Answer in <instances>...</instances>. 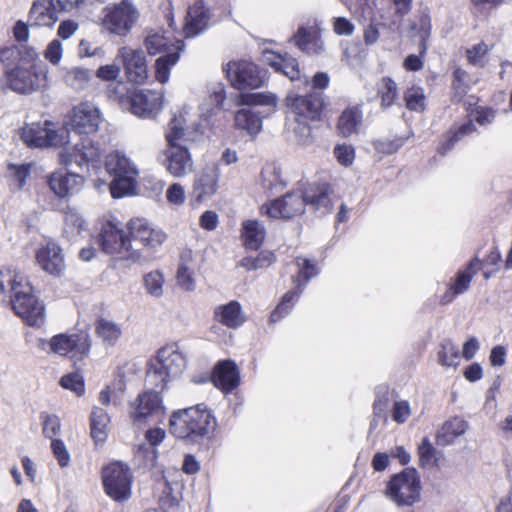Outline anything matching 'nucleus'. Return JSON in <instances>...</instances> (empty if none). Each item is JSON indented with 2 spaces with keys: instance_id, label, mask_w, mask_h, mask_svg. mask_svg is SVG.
<instances>
[{
  "instance_id": "33",
  "label": "nucleus",
  "mask_w": 512,
  "mask_h": 512,
  "mask_svg": "<svg viewBox=\"0 0 512 512\" xmlns=\"http://www.w3.org/2000/svg\"><path fill=\"white\" fill-rule=\"evenodd\" d=\"M468 424L466 421L459 417L451 418L446 421L436 434V441L438 445L447 446L454 443L455 439L462 436Z\"/></svg>"
},
{
  "instance_id": "16",
  "label": "nucleus",
  "mask_w": 512,
  "mask_h": 512,
  "mask_svg": "<svg viewBox=\"0 0 512 512\" xmlns=\"http://www.w3.org/2000/svg\"><path fill=\"white\" fill-rule=\"evenodd\" d=\"M306 200L304 192L287 193L281 199L264 204L262 214L272 219H290L304 212Z\"/></svg>"
},
{
  "instance_id": "18",
  "label": "nucleus",
  "mask_w": 512,
  "mask_h": 512,
  "mask_svg": "<svg viewBox=\"0 0 512 512\" xmlns=\"http://www.w3.org/2000/svg\"><path fill=\"white\" fill-rule=\"evenodd\" d=\"M290 41L309 56H321L326 52L321 29L317 25L300 26Z\"/></svg>"
},
{
  "instance_id": "28",
  "label": "nucleus",
  "mask_w": 512,
  "mask_h": 512,
  "mask_svg": "<svg viewBox=\"0 0 512 512\" xmlns=\"http://www.w3.org/2000/svg\"><path fill=\"white\" fill-rule=\"evenodd\" d=\"M263 62L271 66L276 72L287 76L291 81L300 79V68L296 58L291 55L279 54L271 50H264L262 54Z\"/></svg>"
},
{
  "instance_id": "49",
  "label": "nucleus",
  "mask_w": 512,
  "mask_h": 512,
  "mask_svg": "<svg viewBox=\"0 0 512 512\" xmlns=\"http://www.w3.org/2000/svg\"><path fill=\"white\" fill-rule=\"evenodd\" d=\"M489 52V46L484 42H480L472 46L470 49H467L466 55L470 64L478 67H484L486 64L485 58Z\"/></svg>"
},
{
  "instance_id": "27",
  "label": "nucleus",
  "mask_w": 512,
  "mask_h": 512,
  "mask_svg": "<svg viewBox=\"0 0 512 512\" xmlns=\"http://www.w3.org/2000/svg\"><path fill=\"white\" fill-rule=\"evenodd\" d=\"M220 172L217 165L204 168L194 179L192 197L202 202L217 191Z\"/></svg>"
},
{
  "instance_id": "62",
  "label": "nucleus",
  "mask_w": 512,
  "mask_h": 512,
  "mask_svg": "<svg viewBox=\"0 0 512 512\" xmlns=\"http://www.w3.org/2000/svg\"><path fill=\"white\" fill-rule=\"evenodd\" d=\"M62 53L63 49L61 42L57 39H54L50 42L45 51V58L55 65L59 63L62 57Z\"/></svg>"
},
{
  "instance_id": "6",
  "label": "nucleus",
  "mask_w": 512,
  "mask_h": 512,
  "mask_svg": "<svg viewBox=\"0 0 512 512\" xmlns=\"http://www.w3.org/2000/svg\"><path fill=\"white\" fill-rule=\"evenodd\" d=\"M106 169L113 176L110 191L114 198H120L133 191L138 170L124 154L118 151L110 153L106 160Z\"/></svg>"
},
{
  "instance_id": "50",
  "label": "nucleus",
  "mask_w": 512,
  "mask_h": 512,
  "mask_svg": "<svg viewBox=\"0 0 512 512\" xmlns=\"http://www.w3.org/2000/svg\"><path fill=\"white\" fill-rule=\"evenodd\" d=\"M215 318L220 320H237L242 314V308L238 301H230L225 305H220L215 308Z\"/></svg>"
},
{
  "instance_id": "38",
  "label": "nucleus",
  "mask_w": 512,
  "mask_h": 512,
  "mask_svg": "<svg viewBox=\"0 0 512 512\" xmlns=\"http://www.w3.org/2000/svg\"><path fill=\"white\" fill-rule=\"evenodd\" d=\"M142 282L146 293L151 297L160 298L164 295L165 277L160 270L144 274Z\"/></svg>"
},
{
  "instance_id": "1",
  "label": "nucleus",
  "mask_w": 512,
  "mask_h": 512,
  "mask_svg": "<svg viewBox=\"0 0 512 512\" xmlns=\"http://www.w3.org/2000/svg\"><path fill=\"white\" fill-rule=\"evenodd\" d=\"M199 137L195 129L186 126L182 115L175 116L169 123L165 138L167 141L166 168L174 177H183L193 169V161L188 151V143Z\"/></svg>"
},
{
  "instance_id": "36",
  "label": "nucleus",
  "mask_w": 512,
  "mask_h": 512,
  "mask_svg": "<svg viewBox=\"0 0 512 512\" xmlns=\"http://www.w3.org/2000/svg\"><path fill=\"white\" fill-rule=\"evenodd\" d=\"M362 115L357 108H349L342 112L338 119L337 128L343 137H349L357 133L361 123Z\"/></svg>"
},
{
  "instance_id": "58",
  "label": "nucleus",
  "mask_w": 512,
  "mask_h": 512,
  "mask_svg": "<svg viewBox=\"0 0 512 512\" xmlns=\"http://www.w3.org/2000/svg\"><path fill=\"white\" fill-rule=\"evenodd\" d=\"M334 155L341 165L349 166L354 161V148L347 144L337 145L334 148Z\"/></svg>"
},
{
  "instance_id": "60",
  "label": "nucleus",
  "mask_w": 512,
  "mask_h": 512,
  "mask_svg": "<svg viewBox=\"0 0 512 512\" xmlns=\"http://www.w3.org/2000/svg\"><path fill=\"white\" fill-rule=\"evenodd\" d=\"M294 133L298 143L302 146H308L313 142L311 127L305 123L299 121L298 125L294 128Z\"/></svg>"
},
{
  "instance_id": "15",
  "label": "nucleus",
  "mask_w": 512,
  "mask_h": 512,
  "mask_svg": "<svg viewBox=\"0 0 512 512\" xmlns=\"http://www.w3.org/2000/svg\"><path fill=\"white\" fill-rule=\"evenodd\" d=\"M226 73L231 84L239 90L256 89L263 83L258 66L247 60L229 62Z\"/></svg>"
},
{
  "instance_id": "35",
  "label": "nucleus",
  "mask_w": 512,
  "mask_h": 512,
  "mask_svg": "<svg viewBox=\"0 0 512 512\" xmlns=\"http://www.w3.org/2000/svg\"><path fill=\"white\" fill-rule=\"evenodd\" d=\"M172 45H169L168 39L160 32L150 30L145 38V47L149 54L156 55L162 52H173L171 49ZM183 42L177 41L175 52L182 50Z\"/></svg>"
},
{
  "instance_id": "42",
  "label": "nucleus",
  "mask_w": 512,
  "mask_h": 512,
  "mask_svg": "<svg viewBox=\"0 0 512 512\" xmlns=\"http://www.w3.org/2000/svg\"><path fill=\"white\" fill-rule=\"evenodd\" d=\"M275 261V256L270 251H262L257 257H245L241 260L240 266L251 271L257 269H264L272 265Z\"/></svg>"
},
{
  "instance_id": "26",
  "label": "nucleus",
  "mask_w": 512,
  "mask_h": 512,
  "mask_svg": "<svg viewBox=\"0 0 512 512\" xmlns=\"http://www.w3.org/2000/svg\"><path fill=\"white\" fill-rule=\"evenodd\" d=\"M211 381L223 392H231L239 385L240 374L237 365L231 360H222L213 369Z\"/></svg>"
},
{
  "instance_id": "34",
  "label": "nucleus",
  "mask_w": 512,
  "mask_h": 512,
  "mask_svg": "<svg viewBox=\"0 0 512 512\" xmlns=\"http://www.w3.org/2000/svg\"><path fill=\"white\" fill-rule=\"evenodd\" d=\"M110 416L108 412L100 407H94L90 416L91 437L96 444L103 443L108 436Z\"/></svg>"
},
{
  "instance_id": "29",
  "label": "nucleus",
  "mask_w": 512,
  "mask_h": 512,
  "mask_svg": "<svg viewBox=\"0 0 512 512\" xmlns=\"http://www.w3.org/2000/svg\"><path fill=\"white\" fill-rule=\"evenodd\" d=\"M50 190L59 198H66L78 192L83 185V178L77 173H52L47 180Z\"/></svg>"
},
{
  "instance_id": "9",
  "label": "nucleus",
  "mask_w": 512,
  "mask_h": 512,
  "mask_svg": "<svg viewBox=\"0 0 512 512\" xmlns=\"http://www.w3.org/2000/svg\"><path fill=\"white\" fill-rule=\"evenodd\" d=\"M106 493L115 501H126L131 496L132 474L129 467L121 462L106 466L102 471Z\"/></svg>"
},
{
  "instance_id": "30",
  "label": "nucleus",
  "mask_w": 512,
  "mask_h": 512,
  "mask_svg": "<svg viewBox=\"0 0 512 512\" xmlns=\"http://www.w3.org/2000/svg\"><path fill=\"white\" fill-rule=\"evenodd\" d=\"M306 205L319 211L322 215L329 213L333 208L330 198V188L327 184H311L304 191Z\"/></svg>"
},
{
  "instance_id": "47",
  "label": "nucleus",
  "mask_w": 512,
  "mask_h": 512,
  "mask_svg": "<svg viewBox=\"0 0 512 512\" xmlns=\"http://www.w3.org/2000/svg\"><path fill=\"white\" fill-rule=\"evenodd\" d=\"M30 164H8V177L11 178L15 188L20 190L25 184V180L30 173Z\"/></svg>"
},
{
  "instance_id": "12",
  "label": "nucleus",
  "mask_w": 512,
  "mask_h": 512,
  "mask_svg": "<svg viewBox=\"0 0 512 512\" xmlns=\"http://www.w3.org/2000/svg\"><path fill=\"white\" fill-rule=\"evenodd\" d=\"M8 86L19 94H29L40 89L46 79L42 70H38L34 64L18 65L6 72Z\"/></svg>"
},
{
  "instance_id": "51",
  "label": "nucleus",
  "mask_w": 512,
  "mask_h": 512,
  "mask_svg": "<svg viewBox=\"0 0 512 512\" xmlns=\"http://www.w3.org/2000/svg\"><path fill=\"white\" fill-rule=\"evenodd\" d=\"M301 291L292 290L285 293L282 297L281 302L277 305L272 313L273 317L284 318L291 311L294 303L297 301Z\"/></svg>"
},
{
  "instance_id": "20",
  "label": "nucleus",
  "mask_w": 512,
  "mask_h": 512,
  "mask_svg": "<svg viewBox=\"0 0 512 512\" xmlns=\"http://www.w3.org/2000/svg\"><path fill=\"white\" fill-rule=\"evenodd\" d=\"M287 101L295 115L307 120L319 119L324 107L323 94L315 91L304 96H290Z\"/></svg>"
},
{
  "instance_id": "59",
  "label": "nucleus",
  "mask_w": 512,
  "mask_h": 512,
  "mask_svg": "<svg viewBox=\"0 0 512 512\" xmlns=\"http://www.w3.org/2000/svg\"><path fill=\"white\" fill-rule=\"evenodd\" d=\"M166 199L171 205H182L185 201L184 188L179 183H173L166 191Z\"/></svg>"
},
{
  "instance_id": "5",
  "label": "nucleus",
  "mask_w": 512,
  "mask_h": 512,
  "mask_svg": "<svg viewBox=\"0 0 512 512\" xmlns=\"http://www.w3.org/2000/svg\"><path fill=\"white\" fill-rule=\"evenodd\" d=\"M159 367L150 369L146 374V383L163 389L169 379L180 376L186 368V358L176 345L161 348L157 356Z\"/></svg>"
},
{
  "instance_id": "4",
  "label": "nucleus",
  "mask_w": 512,
  "mask_h": 512,
  "mask_svg": "<svg viewBox=\"0 0 512 512\" xmlns=\"http://www.w3.org/2000/svg\"><path fill=\"white\" fill-rule=\"evenodd\" d=\"M102 251L126 263L127 266L141 263L139 248L131 242L119 223L108 221L102 225L97 238Z\"/></svg>"
},
{
  "instance_id": "32",
  "label": "nucleus",
  "mask_w": 512,
  "mask_h": 512,
  "mask_svg": "<svg viewBox=\"0 0 512 512\" xmlns=\"http://www.w3.org/2000/svg\"><path fill=\"white\" fill-rule=\"evenodd\" d=\"M101 152L97 145L92 143L91 141L84 140L81 145H75V152L73 155H66L65 153L60 154V161L64 165H70L73 162L82 166V162L94 163L100 159Z\"/></svg>"
},
{
  "instance_id": "44",
  "label": "nucleus",
  "mask_w": 512,
  "mask_h": 512,
  "mask_svg": "<svg viewBox=\"0 0 512 512\" xmlns=\"http://www.w3.org/2000/svg\"><path fill=\"white\" fill-rule=\"evenodd\" d=\"M413 29L417 30V35L421 38L419 49L420 55H424L428 48V39L431 35V18L428 14H421L418 22L413 25Z\"/></svg>"
},
{
  "instance_id": "41",
  "label": "nucleus",
  "mask_w": 512,
  "mask_h": 512,
  "mask_svg": "<svg viewBox=\"0 0 512 512\" xmlns=\"http://www.w3.org/2000/svg\"><path fill=\"white\" fill-rule=\"evenodd\" d=\"M178 59V52H168L156 60L155 77L160 83L164 84L168 81L170 68L177 63Z\"/></svg>"
},
{
  "instance_id": "37",
  "label": "nucleus",
  "mask_w": 512,
  "mask_h": 512,
  "mask_svg": "<svg viewBox=\"0 0 512 512\" xmlns=\"http://www.w3.org/2000/svg\"><path fill=\"white\" fill-rule=\"evenodd\" d=\"M243 237L245 246L249 249H258L265 237V229L256 220H248L243 223Z\"/></svg>"
},
{
  "instance_id": "7",
  "label": "nucleus",
  "mask_w": 512,
  "mask_h": 512,
  "mask_svg": "<svg viewBox=\"0 0 512 512\" xmlns=\"http://www.w3.org/2000/svg\"><path fill=\"white\" fill-rule=\"evenodd\" d=\"M102 26L111 34L126 36L136 25L140 13L131 0L107 6L103 10Z\"/></svg>"
},
{
  "instance_id": "31",
  "label": "nucleus",
  "mask_w": 512,
  "mask_h": 512,
  "mask_svg": "<svg viewBox=\"0 0 512 512\" xmlns=\"http://www.w3.org/2000/svg\"><path fill=\"white\" fill-rule=\"evenodd\" d=\"M195 261L193 252L185 249L180 254L179 266L176 274L177 285L185 291L195 289Z\"/></svg>"
},
{
  "instance_id": "45",
  "label": "nucleus",
  "mask_w": 512,
  "mask_h": 512,
  "mask_svg": "<svg viewBox=\"0 0 512 512\" xmlns=\"http://www.w3.org/2000/svg\"><path fill=\"white\" fill-rule=\"evenodd\" d=\"M438 361L445 367H457L459 363V349L450 341L442 343L438 351Z\"/></svg>"
},
{
  "instance_id": "22",
  "label": "nucleus",
  "mask_w": 512,
  "mask_h": 512,
  "mask_svg": "<svg viewBox=\"0 0 512 512\" xmlns=\"http://www.w3.org/2000/svg\"><path fill=\"white\" fill-rule=\"evenodd\" d=\"M162 99V93L159 91H140L131 96L130 110L139 117H153L161 110Z\"/></svg>"
},
{
  "instance_id": "25",
  "label": "nucleus",
  "mask_w": 512,
  "mask_h": 512,
  "mask_svg": "<svg viewBox=\"0 0 512 512\" xmlns=\"http://www.w3.org/2000/svg\"><path fill=\"white\" fill-rule=\"evenodd\" d=\"M58 6L51 0H35L28 14L31 27L51 28L58 21L60 13Z\"/></svg>"
},
{
  "instance_id": "10",
  "label": "nucleus",
  "mask_w": 512,
  "mask_h": 512,
  "mask_svg": "<svg viewBox=\"0 0 512 512\" xmlns=\"http://www.w3.org/2000/svg\"><path fill=\"white\" fill-rule=\"evenodd\" d=\"M388 495L398 505H412L420 495V481L417 471L407 468L395 475L388 486Z\"/></svg>"
},
{
  "instance_id": "52",
  "label": "nucleus",
  "mask_w": 512,
  "mask_h": 512,
  "mask_svg": "<svg viewBox=\"0 0 512 512\" xmlns=\"http://www.w3.org/2000/svg\"><path fill=\"white\" fill-rule=\"evenodd\" d=\"M64 223L66 232L70 230L71 233L78 234L85 227V221L82 216L76 209L70 207L65 210Z\"/></svg>"
},
{
  "instance_id": "3",
  "label": "nucleus",
  "mask_w": 512,
  "mask_h": 512,
  "mask_svg": "<svg viewBox=\"0 0 512 512\" xmlns=\"http://www.w3.org/2000/svg\"><path fill=\"white\" fill-rule=\"evenodd\" d=\"M215 428V417L203 404L175 411L170 418L171 434L191 443L209 438Z\"/></svg>"
},
{
  "instance_id": "17",
  "label": "nucleus",
  "mask_w": 512,
  "mask_h": 512,
  "mask_svg": "<svg viewBox=\"0 0 512 512\" xmlns=\"http://www.w3.org/2000/svg\"><path fill=\"white\" fill-rule=\"evenodd\" d=\"M89 349L90 343L86 333L73 335L58 334L49 341V350L62 356L71 353V357L83 358L88 354Z\"/></svg>"
},
{
  "instance_id": "57",
  "label": "nucleus",
  "mask_w": 512,
  "mask_h": 512,
  "mask_svg": "<svg viewBox=\"0 0 512 512\" xmlns=\"http://www.w3.org/2000/svg\"><path fill=\"white\" fill-rule=\"evenodd\" d=\"M421 466H429L435 462V448L429 442L427 438L422 440L418 448Z\"/></svg>"
},
{
  "instance_id": "13",
  "label": "nucleus",
  "mask_w": 512,
  "mask_h": 512,
  "mask_svg": "<svg viewBox=\"0 0 512 512\" xmlns=\"http://www.w3.org/2000/svg\"><path fill=\"white\" fill-rule=\"evenodd\" d=\"M21 139L28 146L39 148L62 146L70 142L67 129L51 130L36 123L22 128Z\"/></svg>"
},
{
  "instance_id": "48",
  "label": "nucleus",
  "mask_w": 512,
  "mask_h": 512,
  "mask_svg": "<svg viewBox=\"0 0 512 512\" xmlns=\"http://www.w3.org/2000/svg\"><path fill=\"white\" fill-rule=\"evenodd\" d=\"M406 107L412 111H423L425 108V96L423 89L412 87L405 92Z\"/></svg>"
},
{
  "instance_id": "53",
  "label": "nucleus",
  "mask_w": 512,
  "mask_h": 512,
  "mask_svg": "<svg viewBox=\"0 0 512 512\" xmlns=\"http://www.w3.org/2000/svg\"><path fill=\"white\" fill-rule=\"evenodd\" d=\"M60 385L64 389L73 391L76 395L81 396L85 392L83 377L78 373H69L60 379Z\"/></svg>"
},
{
  "instance_id": "40",
  "label": "nucleus",
  "mask_w": 512,
  "mask_h": 512,
  "mask_svg": "<svg viewBox=\"0 0 512 512\" xmlns=\"http://www.w3.org/2000/svg\"><path fill=\"white\" fill-rule=\"evenodd\" d=\"M64 79L75 90H83L91 80V73L85 68L73 67L65 72Z\"/></svg>"
},
{
  "instance_id": "54",
  "label": "nucleus",
  "mask_w": 512,
  "mask_h": 512,
  "mask_svg": "<svg viewBox=\"0 0 512 512\" xmlns=\"http://www.w3.org/2000/svg\"><path fill=\"white\" fill-rule=\"evenodd\" d=\"M474 129L475 126L471 121L461 125L455 132H453L449 141L439 147V152L444 155L456 142H458L462 137L471 134Z\"/></svg>"
},
{
  "instance_id": "61",
  "label": "nucleus",
  "mask_w": 512,
  "mask_h": 512,
  "mask_svg": "<svg viewBox=\"0 0 512 512\" xmlns=\"http://www.w3.org/2000/svg\"><path fill=\"white\" fill-rule=\"evenodd\" d=\"M354 25L344 17H335L333 19V30L338 35L350 36L354 32Z\"/></svg>"
},
{
  "instance_id": "23",
  "label": "nucleus",
  "mask_w": 512,
  "mask_h": 512,
  "mask_svg": "<svg viewBox=\"0 0 512 512\" xmlns=\"http://www.w3.org/2000/svg\"><path fill=\"white\" fill-rule=\"evenodd\" d=\"M36 259L46 273L60 277L65 270V260L61 247L55 242H48L36 253Z\"/></svg>"
},
{
  "instance_id": "64",
  "label": "nucleus",
  "mask_w": 512,
  "mask_h": 512,
  "mask_svg": "<svg viewBox=\"0 0 512 512\" xmlns=\"http://www.w3.org/2000/svg\"><path fill=\"white\" fill-rule=\"evenodd\" d=\"M410 415V407L406 401H397L393 407V420L398 423H403Z\"/></svg>"
},
{
  "instance_id": "21",
  "label": "nucleus",
  "mask_w": 512,
  "mask_h": 512,
  "mask_svg": "<svg viewBox=\"0 0 512 512\" xmlns=\"http://www.w3.org/2000/svg\"><path fill=\"white\" fill-rule=\"evenodd\" d=\"M117 57L121 59L129 81L134 83H143L145 81L148 71L144 52L142 50H134L130 47H121L118 50Z\"/></svg>"
},
{
  "instance_id": "55",
  "label": "nucleus",
  "mask_w": 512,
  "mask_h": 512,
  "mask_svg": "<svg viewBox=\"0 0 512 512\" xmlns=\"http://www.w3.org/2000/svg\"><path fill=\"white\" fill-rule=\"evenodd\" d=\"M41 419L43 421L44 436L52 440L54 436L59 434L61 429L59 417L53 414L43 413L41 414Z\"/></svg>"
},
{
  "instance_id": "2",
  "label": "nucleus",
  "mask_w": 512,
  "mask_h": 512,
  "mask_svg": "<svg viewBox=\"0 0 512 512\" xmlns=\"http://www.w3.org/2000/svg\"><path fill=\"white\" fill-rule=\"evenodd\" d=\"M0 292L12 293V309L23 320H38L45 316L43 302L33 294V287L27 278L16 270H0Z\"/></svg>"
},
{
  "instance_id": "43",
  "label": "nucleus",
  "mask_w": 512,
  "mask_h": 512,
  "mask_svg": "<svg viewBox=\"0 0 512 512\" xmlns=\"http://www.w3.org/2000/svg\"><path fill=\"white\" fill-rule=\"evenodd\" d=\"M472 279V274H468L467 272H459L454 283L449 287L446 293L443 295L442 302L448 303L453 300V298L464 291H466L469 287L470 281Z\"/></svg>"
},
{
  "instance_id": "14",
  "label": "nucleus",
  "mask_w": 512,
  "mask_h": 512,
  "mask_svg": "<svg viewBox=\"0 0 512 512\" xmlns=\"http://www.w3.org/2000/svg\"><path fill=\"white\" fill-rule=\"evenodd\" d=\"M102 122L100 110L91 102H81L70 111V128L79 135H90L98 131Z\"/></svg>"
},
{
  "instance_id": "8",
  "label": "nucleus",
  "mask_w": 512,
  "mask_h": 512,
  "mask_svg": "<svg viewBox=\"0 0 512 512\" xmlns=\"http://www.w3.org/2000/svg\"><path fill=\"white\" fill-rule=\"evenodd\" d=\"M241 103L250 107L240 109L235 114V125L239 129L246 130L250 135H256L262 128V114L258 105L274 106L276 97L261 93L246 94L241 96Z\"/></svg>"
},
{
  "instance_id": "11",
  "label": "nucleus",
  "mask_w": 512,
  "mask_h": 512,
  "mask_svg": "<svg viewBox=\"0 0 512 512\" xmlns=\"http://www.w3.org/2000/svg\"><path fill=\"white\" fill-rule=\"evenodd\" d=\"M165 414V407L158 392L147 390L131 403L130 418L136 425L158 422Z\"/></svg>"
},
{
  "instance_id": "56",
  "label": "nucleus",
  "mask_w": 512,
  "mask_h": 512,
  "mask_svg": "<svg viewBox=\"0 0 512 512\" xmlns=\"http://www.w3.org/2000/svg\"><path fill=\"white\" fill-rule=\"evenodd\" d=\"M51 449L60 467L64 468L70 464V453L62 440L52 439Z\"/></svg>"
},
{
  "instance_id": "19",
  "label": "nucleus",
  "mask_w": 512,
  "mask_h": 512,
  "mask_svg": "<svg viewBox=\"0 0 512 512\" xmlns=\"http://www.w3.org/2000/svg\"><path fill=\"white\" fill-rule=\"evenodd\" d=\"M127 228L130 240L137 247V243L154 249L165 241L166 235L163 231L151 227L144 219H132L128 222Z\"/></svg>"
},
{
  "instance_id": "24",
  "label": "nucleus",
  "mask_w": 512,
  "mask_h": 512,
  "mask_svg": "<svg viewBox=\"0 0 512 512\" xmlns=\"http://www.w3.org/2000/svg\"><path fill=\"white\" fill-rule=\"evenodd\" d=\"M211 15L203 0H196L187 11L183 32L185 37H194L209 25Z\"/></svg>"
},
{
  "instance_id": "39",
  "label": "nucleus",
  "mask_w": 512,
  "mask_h": 512,
  "mask_svg": "<svg viewBox=\"0 0 512 512\" xmlns=\"http://www.w3.org/2000/svg\"><path fill=\"white\" fill-rule=\"evenodd\" d=\"M377 87L382 107H390L398 98L397 84L389 77H382Z\"/></svg>"
},
{
  "instance_id": "63",
  "label": "nucleus",
  "mask_w": 512,
  "mask_h": 512,
  "mask_svg": "<svg viewBox=\"0 0 512 512\" xmlns=\"http://www.w3.org/2000/svg\"><path fill=\"white\" fill-rule=\"evenodd\" d=\"M78 54L80 57H102L104 52L101 47L93 46V44L87 40H81L79 43Z\"/></svg>"
},
{
  "instance_id": "46",
  "label": "nucleus",
  "mask_w": 512,
  "mask_h": 512,
  "mask_svg": "<svg viewBox=\"0 0 512 512\" xmlns=\"http://www.w3.org/2000/svg\"><path fill=\"white\" fill-rule=\"evenodd\" d=\"M96 333L104 343L113 345L122 331L119 325L114 322H97Z\"/></svg>"
}]
</instances>
